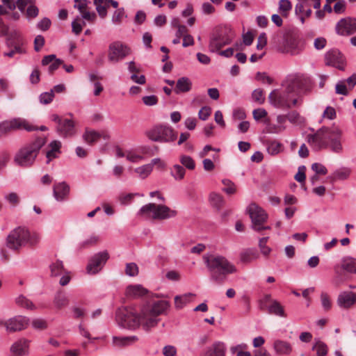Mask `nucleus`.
<instances>
[{"mask_svg": "<svg viewBox=\"0 0 356 356\" xmlns=\"http://www.w3.org/2000/svg\"><path fill=\"white\" fill-rule=\"evenodd\" d=\"M169 307V302L163 300L143 307L140 313L134 307H122L116 311V320L124 328L135 330L141 325L145 330L149 331L157 325L160 321L159 316L165 314Z\"/></svg>", "mask_w": 356, "mask_h": 356, "instance_id": "obj_1", "label": "nucleus"}, {"mask_svg": "<svg viewBox=\"0 0 356 356\" xmlns=\"http://www.w3.org/2000/svg\"><path fill=\"white\" fill-rule=\"evenodd\" d=\"M46 143V138L38 137L33 141L24 145L15 156V163L21 167L31 166L38 156L40 149Z\"/></svg>", "mask_w": 356, "mask_h": 356, "instance_id": "obj_5", "label": "nucleus"}, {"mask_svg": "<svg viewBox=\"0 0 356 356\" xmlns=\"http://www.w3.org/2000/svg\"><path fill=\"white\" fill-rule=\"evenodd\" d=\"M6 200L13 206H16L19 202V197L16 193H10L5 196Z\"/></svg>", "mask_w": 356, "mask_h": 356, "instance_id": "obj_59", "label": "nucleus"}, {"mask_svg": "<svg viewBox=\"0 0 356 356\" xmlns=\"http://www.w3.org/2000/svg\"><path fill=\"white\" fill-rule=\"evenodd\" d=\"M222 184L224 187L222 188V191L228 195H232L236 193V186L235 184L229 179H223Z\"/></svg>", "mask_w": 356, "mask_h": 356, "instance_id": "obj_48", "label": "nucleus"}, {"mask_svg": "<svg viewBox=\"0 0 356 356\" xmlns=\"http://www.w3.org/2000/svg\"><path fill=\"white\" fill-rule=\"evenodd\" d=\"M342 131L337 127H323L314 134L307 136V142L315 151L329 148L339 154L343 151L341 143Z\"/></svg>", "mask_w": 356, "mask_h": 356, "instance_id": "obj_2", "label": "nucleus"}, {"mask_svg": "<svg viewBox=\"0 0 356 356\" xmlns=\"http://www.w3.org/2000/svg\"><path fill=\"white\" fill-rule=\"evenodd\" d=\"M130 54V49L120 41L111 42L108 46V59L110 62L118 63Z\"/></svg>", "mask_w": 356, "mask_h": 356, "instance_id": "obj_14", "label": "nucleus"}, {"mask_svg": "<svg viewBox=\"0 0 356 356\" xmlns=\"http://www.w3.org/2000/svg\"><path fill=\"white\" fill-rule=\"evenodd\" d=\"M234 37L235 33L230 27L224 26L217 28L210 38V51H218L224 46L230 44Z\"/></svg>", "mask_w": 356, "mask_h": 356, "instance_id": "obj_8", "label": "nucleus"}, {"mask_svg": "<svg viewBox=\"0 0 356 356\" xmlns=\"http://www.w3.org/2000/svg\"><path fill=\"white\" fill-rule=\"evenodd\" d=\"M312 170L317 175H325L327 173V170L325 165L321 163H314L312 165Z\"/></svg>", "mask_w": 356, "mask_h": 356, "instance_id": "obj_54", "label": "nucleus"}, {"mask_svg": "<svg viewBox=\"0 0 356 356\" xmlns=\"http://www.w3.org/2000/svg\"><path fill=\"white\" fill-rule=\"evenodd\" d=\"M10 41L13 42L15 44H24V40L19 31H11L7 38L6 44H8Z\"/></svg>", "mask_w": 356, "mask_h": 356, "instance_id": "obj_42", "label": "nucleus"}, {"mask_svg": "<svg viewBox=\"0 0 356 356\" xmlns=\"http://www.w3.org/2000/svg\"><path fill=\"white\" fill-rule=\"evenodd\" d=\"M29 340L24 338L20 339L11 346L10 352L13 355H27L29 353Z\"/></svg>", "mask_w": 356, "mask_h": 356, "instance_id": "obj_20", "label": "nucleus"}, {"mask_svg": "<svg viewBox=\"0 0 356 356\" xmlns=\"http://www.w3.org/2000/svg\"><path fill=\"white\" fill-rule=\"evenodd\" d=\"M270 103L276 108L289 109L298 103L297 97L286 88L273 90L268 96Z\"/></svg>", "mask_w": 356, "mask_h": 356, "instance_id": "obj_7", "label": "nucleus"}, {"mask_svg": "<svg viewBox=\"0 0 356 356\" xmlns=\"http://www.w3.org/2000/svg\"><path fill=\"white\" fill-rule=\"evenodd\" d=\"M180 163L188 170H193L195 167L194 160L189 156L182 155L180 156Z\"/></svg>", "mask_w": 356, "mask_h": 356, "instance_id": "obj_46", "label": "nucleus"}, {"mask_svg": "<svg viewBox=\"0 0 356 356\" xmlns=\"http://www.w3.org/2000/svg\"><path fill=\"white\" fill-rule=\"evenodd\" d=\"M61 143L60 141L54 140L50 143V149L47 152L46 156L47 158V163H49L53 159L57 157V153L60 152Z\"/></svg>", "mask_w": 356, "mask_h": 356, "instance_id": "obj_34", "label": "nucleus"}, {"mask_svg": "<svg viewBox=\"0 0 356 356\" xmlns=\"http://www.w3.org/2000/svg\"><path fill=\"white\" fill-rule=\"evenodd\" d=\"M40 240V237L37 233H31L26 227H17L10 231L6 237V245L10 250H19L26 244L35 246Z\"/></svg>", "mask_w": 356, "mask_h": 356, "instance_id": "obj_4", "label": "nucleus"}, {"mask_svg": "<svg viewBox=\"0 0 356 356\" xmlns=\"http://www.w3.org/2000/svg\"><path fill=\"white\" fill-rule=\"evenodd\" d=\"M342 60V56L337 50L329 51L325 55V64L339 69H342V67H341Z\"/></svg>", "mask_w": 356, "mask_h": 356, "instance_id": "obj_23", "label": "nucleus"}, {"mask_svg": "<svg viewBox=\"0 0 356 356\" xmlns=\"http://www.w3.org/2000/svg\"><path fill=\"white\" fill-rule=\"evenodd\" d=\"M152 171V165L146 164L136 168L135 172L143 178H146Z\"/></svg>", "mask_w": 356, "mask_h": 356, "instance_id": "obj_47", "label": "nucleus"}, {"mask_svg": "<svg viewBox=\"0 0 356 356\" xmlns=\"http://www.w3.org/2000/svg\"><path fill=\"white\" fill-rule=\"evenodd\" d=\"M211 274V279L217 284H222L227 274L236 271V267L222 256L209 255L204 257Z\"/></svg>", "mask_w": 356, "mask_h": 356, "instance_id": "obj_3", "label": "nucleus"}, {"mask_svg": "<svg viewBox=\"0 0 356 356\" xmlns=\"http://www.w3.org/2000/svg\"><path fill=\"white\" fill-rule=\"evenodd\" d=\"M253 118L258 121L267 115V112L264 108L254 109L252 112Z\"/></svg>", "mask_w": 356, "mask_h": 356, "instance_id": "obj_62", "label": "nucleus"}, {"mask_svg": "<svg viewBox=\"0 0 356 356\" xmlns=\"http://www.w3.org/2000/svg\"><path fill=\"white\" fill-rule=\"evenodd\" d=\"M288 120L293 124L298 123L300 122V114L296 111H293L286 114Z\"/></svg>", "mask_w": 356, "mask_h": 356, "instance_id": "obj_61", "label": "nucleus"}, {"mask_svg": "<svg viewBox=\"0 0 356 356\" xmlns=\"http://www.w3.org/2000/svg\"><path fill=\"white\" fill-rule=\"evenodd\" d=\"M259 258V253L255 249H247L240 254L241 261L243 263H250Z\"/></svg>", "mask_w": 356, "mask_h": 356, "instance_id": "obj_33", "label": "nucleus"}, {"mask_svg": "<svg viewBox=\"0 0 356 356\" xmlns=\"http://www.w3.org/2000/svg\"><path fill=\"white\" fill-rule=\"evenodd\" d=\"M268 239V237H264L261 238L259 242V248L264 256H268L271 251V249L266 245Z\"/></svg>", "mask_w": 356, "mask_h": 356, "instance_id": "obj_51", "label": "nucleus"}, {"mask_svg": "<svg viewBox=\"0 0 356 356\" xmlns=\"http://www.w3.org/2000/svg\"><path fill=\"white\" fill-rule=\"evenodd\" d=\"M249 216L252 220V227L256 232H261L265 229H270L269 226H264L268 215L265 211L256 204H251L248 208Z\"/></svg>", "mask_w": 356, "mask_h": 356, "instance_id": "obj_11", "label": "nucleus"}, {"mask_svg": "<svg viewBox=\"0 0 356 356\" xmlns=\"http://www.w3.org/2000/svg\"><path fill=\"white\" fill-rule=\"evenodd\" d=\"M54 97V90H51L50 92H43L40 96V101L41 103L47 104L50 103Z\"/></svg>", "mask_w": 356, "mask_h": 356, "instance_id": "obj_53", "label": "nucleus"}, {"mask_svg": "<svg viewBox=\"0 0 356 356\" xmlns=\"http://www.w3.org/2000/svg\"><path fill=\"white\" fill-rule=\"evenodd\" d=\"M194 295L191 293H186L182 296H176L175 297V305L177 309L182 308L188 302H190V298Z\"/></svg>", "mask_w": 356, "mask_h": 356, "instance_id": "obj_38", "label": "nucleus"}, {"mask_svg": "<svg viewBox=\"0 0 356 356\" xmlns=\"http://www.w3.org/2000/svg\"><path fill=\"white\" fill-rule=\"evenodd\" d=\"M109 258L107 251L95 254L88 262L86 270L89 274H96L99 272Z\"/></svg>", "mask_w": 356, "mask_h": 356, "instance_id": "obj_16", "label": "nucleus"}, {"mask_svg": "<svg viewBox=\"0 0 356 356\" xmlns=\"http://www.w3.org/2000/svg\"><path fill=\"white\" fill-rule=\"evenodd\" d=\"M44 44V38L43 36L38 35L34 40V49L39 51Z\"/></svg>", "mask_w": 356, "mask_h": 356, "instance_id": "obj_63", "label": "nucleus"}, {"mask_svg": "<svg viewBox=\"0 0 356 356\" xmlns=\"http://www.w3.org/2000/svg\"><path fill=\"white\" fill-rule=\"evenodd\" d=\"M341 269H343L350 273H356V259L352 257L343 258L341 265H336L334 270L337 275L341 274Z\"/></svg>", "mask_w": 356, "mask_h": 356, "instance_id": "obj_22", "label": "nucleus"}, {"mask_svg": "<svg viewBox=\"0 0 356 356\" xmlns=\"http://www.w3.org/2000/svg\"><path fill=\"white\" fill-rule=\"evenodd\" d=\"M147 290L140 284L129 285L127 287L125 295L129 298H138L145 296Z\"/></svg>", "mask_w": 356, "mask_h": 356, "instance_id": "obj_25", "label": "nucleus"}, {"mask_svg": "<svg viewBox=\"0 0 356 356\" xmlns=\"http://www.w3.org/2000/svg\"><path fill=\"white\" fill-rule=\"evenodd\" d=\"M313 350L316 351L317 356H325L327 353V346L321 341L316 342L313 346Z\"/></svg>", "mask_w": 356, "mask_h": 356, "instance_id": "obj_44", "label": "nucleus"}, {"mask_svg": "<svg viewBox=\"0 0 356 356\" xmlns=\"http://www.w3.org/2000/svg\"><path fill=\"white\" fill-rule=\"evenodd\" d=\"M102 137V134L101 133L96 131L95 130L88 129H86L85 132L83 134V140L90 145H94Z\"/></svg>", "mask_w": 356, "mask_h": 356, "instance_id": "obj_30", "label": "nucleus"}, {"mask_svg": "<svg viewBox=\"0 0 356 356\" xmlns=\"http://www.w3.org/2000/svg\"><path fill=\"white\" fill-rule=\"evenodd\" d=\"M8 47L10 48V50L3 53L5 56H8L10 58L13 57L16 54H24L26 53V49L23 44H15L13 42L10 41L8 44H6Z\"/></svg>", "mask_w": 356, "mask_h": 356, "instance_id": "obj_32", "label": "nucleus"}, {"mask_svg": "<svg viewBox=\"0 0 356 356\" xmlns=\"http://www.w3.org/2000/svg\"><path fill=\"white\" fill-rule=\"evenodd\" d=\"M247 348L248 346L245 343H241L231 347L230 351L232 354H235L236 356H251L250 352L245 350Z\"/></svg>", "mask_w": 356, "mask_h": 356, "instance_id": "obj_39", "label": "nucleus"}, {"mask_svg": "<svg viewBox=\"0 0 356 356\" xmlns=\"http://www.w3.org/2000/svg\"><path fill=\"white\" fill-rule=\"evenodd\" d=\"M283 150V145L278 141L271 140L268 142L267 151L271 155H276Z\"/></svg>", "mask_w": 356, "mask_h": 356, "instance_id": "obj_40", "label": "nucleus"}, {"mask_svg": "<svg viewBox=\"0 0 356 356\" xmlns=\"http://www.w3.org/2000/svg\"><path fill=\"white\" fill-rule=\"evenodd\" d=\"M51 276H58L64 272V267L61 261H56L50 266Z\"/></svg>", "mask_w": 356, "mask_h": 356, "instance_id": "obj_43", "label": "nucleus"}, {"mask_svg": "<svg viewBox=\"0 0 356 356\" xmlns=\"http://www.w3.org/2000/svg\"><path fill=\"white\" fill-rule=\"evenodd\" d=\"M69 304V300L67 296L65 295V292L63 291H58L54 296V306L58 309H60L63 307H65Z\"/></svg>", "mask_w": 356, "mask_h": 356, "instance_id": "obj_31", "label": "nucleus"}, {"mask_svg": "<svg viewBox=\"0 0 356 356\" xmlns=\"http://www.w3.org/2000/svg\"><path fill=\"white\" fill-rule=\"evenodd\" d=\"M323 117L329 120L336 118V111L333 107L327 106L323 112Z\"/></svg>", "mask_w": 356, "mask_h": 356, "instance_id": "obj_64", "label": "nucleus"}, {"mask_svg": "<svg viewBox=\"0 0 356 356\" xmlns=\"http://www.w3.org/2000/svg\"><path fill=\"white\" fill-rule=\"evenodd\" d=\"M29 323V319L23 316H17L6 321H0V326L5 327L7 332H15L24 330Z\"/></svg>", "mask_w": 356, "mask_h": 356, "instance_id": "obj_15", "label": "nucleus"}, {"mask_svg": "<svg viewBox=\"0 0 356 356\" xmlns=\"http://www.w3.org/2000/svg\"><path fill=\"white\" fill-rule=\"evenodd\" d=\"M99 237L97 236H91L89 238L83 241L79 244V249H85L90 246L95 245L97 243Z\"/></svg>", "mask_w": 356, "mask_h": 356, "instance_id": "obj_49", "label": "nucleus"}, {"mask_svg": "<svg viewBox=\"0 0 356 356\" xmlns=\"http://www.w3.org/2000/svg\"><path fill=\"white\" fill-rule=\"evenodd\" d=\"M209 201L211 204L218 210L220 209L225 204V200L222 196L216 193L210 194Z\"/></svg>", "mask_w": 356, "mask_h": 356, "instance_id": "obj_37", "label": "nucleus"}, {"mask_svg": "<svg viewBox=\"0 0 356 356\" xmlns=\"http://www.w3.org/2000/svg\"><path fill=\"white\" fill-rule=\"evenodd\" d=\"M273 348L277 354L280 355H289L292 351L291 345L284 341L276 340L274 342Z\"/></svg>", "mask_w": 356, "mask_h": 356, "instance_id": "obj_28", "label": "nucleus"}, {"mask_svg": "<svg viewBox=\"0 0 356 356\" xmlns=\"http://www.w3.org/2000/svg\"><path fill=\"white\" fill-rule=\"evenodd\" d=\"M192 83L188 77H181L177 81L176 86L175 88V92L177 94L181 92H187L191 90Z\"/></svg>", "mask_w": 356, "mask_h": 356, "instance_id": "obj_29", "label": "nucleus"}, {"mask_svg": "<svg viewBox=\"0 0 356 356\" xmlns=\"http://www.w3.org/2000/svg\"><path fill=\"white\" fill-rule=\"evenodd\" d=\"M125 273L131 277L136 276L138 274V268L135 263H129L126 265Z\"/></svg>", "mask_w": 356, "mask_h": 356, "instance_id": "obj_50", "label": "nucleus"}, {"mask_svg": "<svg viewBox=\"0 0 356 356\" xmlns=\"http://www.w3.org/2000/svg\"><path fill=\"white\" fill-rule=\"evenodd\" d=\"M350 172V169L341 168L336 170L332 175L327 177V179L331 183H334L338 180H346L349 177Z\"/></svg>", "mask_w": 356, "mask_h": 356, "instance_id": "obj_27", "label": "nucleus"}, {"mask_svg": "<svg viewBox=\"0 0 356 356\" xmlns=\"http://www.w3.org/2000/svg\"><path fill=\"white\" fill-rule=\"evenodd\" d=\"M70 193V186L65 181L55 184L53 186L54 197L57 201L65 200Z\"/></svg>", "mask_w": 356, "mask_h": 356, "instance_id": "obj_21", "label": "nucleus"}, {"mask_svg": "<svg viewBox=\"0 0 356 356\" xmlns=\"http://www.w3.org/2000/svg\"><path fill=\"white\" fill-rule=\"evenodd\" d=\"M186 170L182 165L176 164L173 165L171 169L172 176L177 180H181L184 179Z\"/></svg>", "mask_w": 356, "mask_h": 356, "instance_id": "obj_41", "label": "nucleus"}, {"mask_svg": "<svg viewBox=\"0 0 356 356\" xmlns=\"http://www.w3.org/2000/svg\"><path fill=\"white\" fill-rule=\"evenodd\" d=\"M273 40L283 52L297 54L302 50L300 40L294 33L288 32L282 34L279 33L274 36Z\"/></svg>", "mask_w": 356, "mask_h": 356, "instance_id": "obj_10", "label": "nucleus"}, {"mask_svg": "<svg viewBox=\"0 0 356 356\" xmlns=\"http://www.w3.org/2000/svg\"><path fill=\"white\" fill-rule=\"evenodd\" d=\"M356 303V293L353 291H343L337 298V304L341 308L348 309Z\"/></svg>", "mask_w": 356, "mask_h": 356, "instance_id": "obj_19", "label": "nucleus"}, {"mask_svg": "<svg viewBox=\"0 0 356 356\" xmlns=\"http://www.w3.org/2000/svg\"><path fill=\"white\" fill-rule=\"evenodd\" d=\"M346 8V3L345 1L340 0L337 1L334 6V11L337 14H341L345 13Z\"/></svg>", "mask_w": 356, "mask_h": 356, "instance_id": "obj_57", "label": "nucleus"}, {"mask_svg": "<svg viewBox=\"0 0 356 356\" xmlns=\"http://www.w3.org/2000/svg\"><path fill=\"white\" fill-rule=\"evenodd\" d=\"M62 63L63 61L56 58V56L54 54L46 56L42 60V64L43 65H47L50 64L48 68L49 72L50 74H53Z\"/></svg>", "mask_w": 356, "mask_h": 356, "instance_id": "obj_26", "label": "nucleus"}, {"mask_svg": "<svg viewBox=\"0 0 356 356\" xmlns=\"http://www.w3.org/2000/svg\"><path fill=\"white\" fill-rule=\"evenodd\" d=\"M321 300L323 307L325 310L328 311L332 307L329 296L326 293H322L321 295Z\"/></svg>", "mask_w": 356, "mask_h": 356, "instance_id": "obj_56", "label": "nucleus"}, {"mask_svg": "<svg viewBox=\"0 0 356 356\" xmlns=\"http://www.w3.org/2000/svg\"><path fill=\"white\" fill-rule=\"evenodd\" d=\"M24 129L27 131H33L37 129L35 125L22 118H15L11 120L3 121L0 123V137L8 133L16 130Z\"/></svg>", "mask_w": 356, "mask_h": 356, "instance_id": "obj_12", "label": "nucleus"}, {"mask_svg": "<svg viewBox=\"0 0 356 356\" xmlns=\"http://www.w3.org/2000/svg\"><path fill=\"white\" fill-rule=\"evenodd\" d=\"M292 6L289 0H280L279 3V9L286 16L287 13L291 10Z\"/></svg>", "mask_w": 356, "mask_h": 356, "instance_id": "obj_52", "label": "nucleus"}, {"mask_svg": "<svg viewBox=\"0 0 356 356\" xmlns=\"http://www.w3.org/2000/svg\"><path fill=\"white\" fill-rule=\"evenodd\" d=\"M335 31L343 36L354 34L356 32V18L347 17L341 19L336 24Z\"/></svg>", "mask_w": 356, "mask_h": 356, "instance_id": "obj_17", "label": "nucleus"}, {"mask_svg": "<svg viewBox=\"0 0 356 356\" xmlns=\"http://www.w3.org/2000/svg\"><path fill=\"white\" fill-rule=\"evenodd\" d=\"M211 113V108L209 106H204L200 110L198 113V117L202 120H206L210 116Z\"/></svg>", "mask_w": 356, "mask_h": 356, "instance_id": "obj_58", "label": "nucleus"}, {"mask_svg": "<svg viewBox=\"0 0 356 356\" xmlns=\"http://www.w3.org/2000/svg\"><path fill=\"white\" fill-rule=\"evenodd\" d=\"M16 303L19 306L29 309H34L35 308L33 303L24 296H19L18 298H17Z\"/></svg>", "mask_w": 356, "mask_h": 356, "instance_id": "obj_45", "label": "nucleus"}, {"mask_svg": "<svg viewBox=\"0 0 356 356\" xmlns=\"http://www.w3.org/2000/svg\"><path fill=\"white\" fill-rule=\"evenodd\" d=\"M138 340L136 336L118 337H113V342L115 346H126L136 342Z\"/></svg>", "mask_w": 356, "mask_h": 356, "instance_id": "obj_36", "label": "nucleus"}, {"mask_svg": "<svg viewBox=\"0 0 356 356\" xmlns=\"http://www.w3.org/2000/svg\"><path fill=\"white\" fill-rule=\"evenodd\" d=\"M268 312L270 314H274L281 317H285L286 314L283 307L277 300H273L268 307Z\"/></svg>", "mask_w": 356, "mask_h": 356, "instance_id": "obj_35", "label": "nucleus"}, {"mask_svg": "<svg viewBox=\"0 0 356 356\" xmlns=\"http://www.w3.org/2000/svg\"><path fill=\"white\" fill-rule=\"evenodd\" d=\"M309 83V79L301 74H291L286 76L282 86L291 90L297 97L300 90L304 88Z\"/></svg>", "mask_w": 356, "mask_h": 356, "instance_id": "obj_13", "label": "nucleus"}, {"mask_svg": "<svg viewBox=\"0 0 356 356\" xmlns=\"http://www.w3.org/2000/svg\"><path fill=\"white\" fill-rule=\"evenodd\" d=\"M252 99L254 102L261 104L264 102L265 98L264 97V92L261 89H256L252 94Z\"/></svg>", "mask_w": 356, "mask_h": 356, "instance_id": "obj_55", "label": "nucleus"}, {"mask_svg": "<svg viewBox=\"0 0 356 356\" xmlns=\"http://www.w3.org/2000/svg\"><path fill=\"white\" fill-rule=\"evenodd\" d=\"M147 138L154 142L171 143L177 139V135L169 125L156 124L145 133Z\"/></svg>", "mask_w": 356, "mask_h": 356, "instance_id": "obj_9", "label": "nucleus"}, {"mask_svg": "<svg viewBox=\"0 0 356 356\" xmlns=\"http://www.w3.org/2000/svg\"><path fill=\"white\" fill-rule=\"evenodd\" d=\"M226 348L224 343L215 342L201 356H225Z\"/></svg>", "mask_w": 356, "mask_h": 356, "instance_id": "obj_24", "label": "nucleus"}, {"mask_svg": "<svg viewBox=\"0 0 356 356\" xmlns=\"http://www.w3.org/2000/svg\"><path fill=\"white\" fill-rule=\"evenodd\" d=\"M137 214L138 216L147 219L164 220L175 217L177 215V211L163 204L149 203L143 206Z\"/></svg>", "mask_w": 356, "mask_h": 356, "instance_id": "obj_6", "label": "nucleus"}, {"mask_svg": "<svg viewBox=\"0 0 356 356\" xmlns=\"http://www.w3.org/2000/svg\"><path fill=\"white\" fill-rule=\"evenodd\" d=\"M57 132L63 137H71L76 134L75 123L71 119H64L56 127Z\"/></svg>", "mask_w": 356, "mask_h": 356, "instance_id": "obj_18", "label": "nucleus"}, {"mask_svg": "<svg viewBox=\"0 0 356 356\" xmlns=\"http://www.w3.org/2000/svg\"><path fill=\"white\" fill-rule=\"evenodd\" d=\"M143 102L146 106H152L158 103V98L156 95H149L143 97Z\"/></svg>", "mask_w": 356, "mask_h": 356, "instance_id": "obj_60", "label": "nucleus"}]
</instances>
